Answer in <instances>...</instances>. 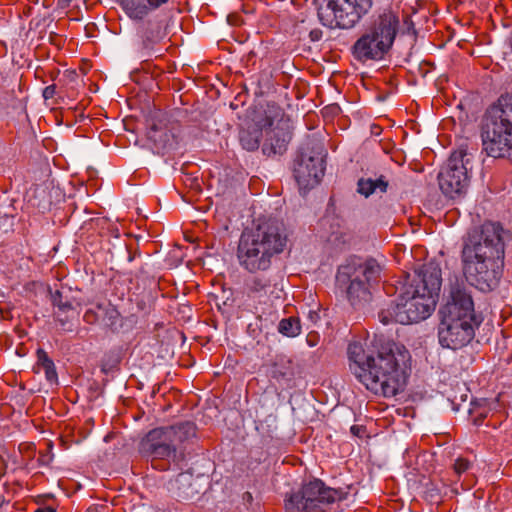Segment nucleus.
<instances>
[{
    "label": "nucleus",
    "instance_id": "1",
    "mask_svg": "<svg viewBox=\"0 0 512 512\" xmlns=\"http://www.w3.org/2000/svg\"><path fill=\"white\" fill-rule=\"evenodd\" d=\"M347 353L350 370L368 390L392 397L405 386L411 356L404 346L392 342L376 351L366 340H356L349 344Z\"/></svg>",
    "mask_w": 512,
    "mask_h": 512
},
{
    "label": "nucleus",
    "instance_id": "2",
    "mask_svg": "<svg viewBox=\"0 0 512 512\" xmlns=\"http://www.w3.org/2000/svg\"><path fill=\"white\" fill-rule=\"evenodd\" d=\"M498 223L486 222L469 236L462 250L466 280L481 291H491L502 276L504 244Z\"/></svg>",
    "mask_w": 512,
    "mask_h": 512
},
{
    "label": "nucleus",
    "instance_id": "3",
    "mask_svg": "<svg viewBox=\"0 0 512 512\" xmlns=\"http://www.w3.org/2000/svg\"><path fill=\"white\" fill-rule=\"evenodd\" d=\"M441 284L439 265L435 262L424 264L406 286L398 302L379 312L380 322L388 325L393 322L410 324L425 320L436 307Z\"/></svg>",
    "mask_w": 512,
    "mask_h": 512
},
{
    "label": "nucleus",
    "instance_id": "4",
    "mask_svg": "<svg viewBox=\"0 0 512 512\" xmlns=\"http://www.w3.org/2000/svg\"><path fill=\"white\" fill-rule=\"evenodd\" d=\"M287 242L285 229L277 219H258L239 238L236 253L239 265L250 273L265 272L284 252Z\"/></svg>",
    "mask_w": 512,
    "mask_h": 512
},
{
    "label": "nucleus",
    "instance_id": "5",
    "mask_svg": "<svg viewBox=\"0 0 512 512\" xmlns=\"http://www.w3.org/2000/svg\"><path fill=\"white\" fill-rule=\"evenodd\" d=\"M439 314L438 339L442 347L458 350L473 340L480 321L476 318L474 301L465 286H451Z\"/></svg>",
    "mask_w": 512,
    "mask_h": 512
},
{
    "label": "nucleus",
    "instance_id": "6",
    "mask_svg": "<svg viewBox=\"0 0 512 512\" xmlns=\"http://www.w3.org/2000/svg\"><path fill=\"white\" fill-rule=\"evenodd\" d=\"M483 150L493 158L512 160V96H502L487 109L481 123Z\"/></svg>",
    "mask_w": 512,
    "mask_h": 512
},
{
    "label": "nucleus",
    "instance_id": "7",
    "mask_svg": "<svg viewBox=\"0 0 512 512\" xmlns=\"http://www.w3.org/2000/svg\"><path fill=\"white\" fill-rule=\"evenodd\" d=\"M342 498V491L314 479L303 483L285 499V512H326L330 504Z\"/></svg>",
    "mask_w": 512,
    "mask_h": 512
},
{
    "label": "nucleus",
    "instance_id": "8",
    "mask_svg": "<svg viewBox=\"0 0 512 512\" xmlns=\"http://www.w3.org/2000/svg\"><path fill=\"white\" fill-rule=\"evenodd\" d=\"M196 436V426L191 422L151 430L145 439V449L157 459L173 456L178 446Z\"/></svg>",
    "mask_w": 512,
    "mask_h": 512
},
{
    "label": "nucleus",
    "instance_id": "9",
    "mask_svg": "<svg viewBox=\"0 0 512 512\" xmlns=\"http://www.w3.org/2000/svg\"><path fill=\"white\" fill-rule=\"evenodd\" d=\"M263 115V119L257 120V125L265 133L263 152L269 156L281 155L287 150L291 140V121L276 104H268Z\"/></svg>",
    "mask_w": 512,
    "mask_h": 512
},
{
    "label": "nucleus",
    "instance_id": "10",
    "mask_svg": "<svg viewBox=\"0 0 512 512\" xmlns=\"http://www.w3.org/2000/svg\"><path fill=\"white\" fill-rule=\"evenodd\" d=\"M381 267L373 259L352 267L350 265L340 267L337 279L339 282L349 280L347 296L352 305L361 301H367L370 297L369 288L380 277Z\"/></svg>",
    "mask_w": 512,
    "mask_h": 512
},
{
    "label": "nucleus",
    "instance_id": "11",
    "mask_svg": "<svg viewBox=\"0 0 512 512\" xmlns=\"http://www.w3.org/2000/svg\"><path fill=\"white\" fill-rule=\"evenodd\" d=\"M465 156L462 151L453 152L438 174L439 187L449 198L462 195L468 187V160Z\"/></svg>",
    "mask_w": 512,
    "mask_h": 512
},
{
    "label": "nucleus",
    "instance_id": "12",
    "mask_svg": "<svg viewBox=\"0 0 512 512\" xmlns=\"http://www.w3.org/2000/svg\"><path fill=\"white\" fill-rule=\"evenodd\" d=\"M318 18L322 25L330 29H349L361 16L348 0H325L318 8Z\"/></svg>",
    "mask_w": 512,
    "mask_h": 512
},
{
    "label": "nucleus",
    "instance_id": "13",
    "mask_svg": "<svg viewBox=\"0 0 512 512\" xmlns=\"http://www.w3.org/2000/svg\"><path fill=\"white\" fill-rule=\"evenodd\" d=\"M325 172L324 156L320 152L301 154L294 167V177L300 191H306L319 184Z\"/></svg>",
    "mask_w": 512,
    "mask_h": 512
},
{
    "label": "nucleus",
    "instance_id": "14",
    "mask_svg": "<svg viewBox=\"0 0 512 512\" xmlns=\"http://www.w3.org/2000/svg\"><path fill=\"white\" fill-rule=\"evenodd\" d=\"M398 29L399 18L392 11L383 12L366 28L373 37L389 50L393 46Z\"/></svg>",
    "mask_w": 512,
    "mask_h": 512
},
{
    "label": "nucleus",
    "instance_id": "15",
    "mask_svg": "<svg viewBox=\"0 0 512 512\" xmlns=\"http://www.w3.org/2000/svg\"><path fill=\"white\" fill-rule=\"evenodd\" d=\"M389 51L387 47L382 45L367 30L364 31L353 45V55L361 62L380 61Z\"/></svg>",
    "mask_w": 512,
    "mask_h": 512
},
{
    "label": "nucleus",
    "instance_id": "16",
    "mask_svg": "<svg viewBox=\"0 0 512 512\" xmlns=\"http://www.w3.org/2000/svg\"><path fill=\"white\" fill-rule=\"evenodd\" d=\"M170 0H117L120 8L128 18L142 21L151 12L166 5Z\"/></svg>",
    "mask_w": 512,
    "mask_h": 512
},
{
    "label": "nucleus",
    "instance_id": "17",
    "mask_svg": "<svg viewBox=\"0 0 512 512\" xmlns=\"http://www.w3.org/2000/svg\"><path fill=\"white\" fill-rule=\"evenodd\" d=\"M193 475L189 472H181L171 481V488L176 490L179 497L191 499L198 493L193 487Z\"/></svg>",
    "mask_w": 512,
    "mask_h": 512
},
{
    "label": "nucleus",
    "instance_id": "18",
    "mask_svg": "<svg viewBox=\"0 0 512 512\" xmlns=\"http://www.w3.org/2000/svg\"><path fill=\"white\" fill-rule=\"evenodd\" d=\"M140 36L142 38V44L145 49H151L154 45L159 43L163 37L164 33L159 24H156L152 21H148L143 24L140 28Z\"/></svg>",
    "mask_w": 512,
    "mask_h": 512
},
{
    "label": "nucleus",
    "instance_id": "19",
    "mask_svg": "<svg viewBox=\"0 0 512 512\" xmlns=\"http://www.w3.org/2000/svg\"><path fill=\"white\" fill-rule=\"evenodd\" d=\"M246 288L250 294L258 297L267 296L272 293L273 285L271 279L265 275H255L246 280Z\"/></svg>",
    "mask_w": 512,
    "mask_h": 512
},
{
    "label": "nucleus",
    "instance_id": "20",
    "mask_svg": "<svg viewBox=\"0 0 512 512\" xmlns=\"http://www.w3.org/2000/svg\"><path fill=\"white\" fill-rule=\"evenodd\" d=\"M388 182L381 176L378 179L372 178H361L357 183V191L366 198L373 193L380 191L381 193L386 192Z\"/></svg>",
    "mask_w": 512,
    "mask_h": 512
},
{
    "label": "nucleus",
    "instance_id": "21",
    "mask_svg": "<svg viewBox=\"0 0 512 512\" xmlns=\"http://www.w3.org/2000/svg\"><path fill=\"white\" fill-rule=\"evenodd\" d=\"M36 367L38 369H43L45 373V377L48 382L51 384L57 383L58 376L56 372V367L53 360L48 356V354L43 349L37 350V363Z\"/></svg>",
    "mask_w": 512,
    "mask_h": 512
},
{
    "label": "nucleus",
    "instance_id": "22",
    "mask_svg": "<svg viewBox=\"0 0 512 512\" xmlns=\"http://www.w3.org/2000/svg\"><path fill=\"white\" fill-rule=\"evenodd\" d=\"M261 132L258 129H243L239 133V140L243 149L255 151L259 148Z\"/></svg>",
    "mask_w": 512,
    "mask_h": 512
},
{
    "label": "nucleus",
    "instance_id": "23",
    "mask_svg": "<svg viewBox=\"0 0 512 512\" xmlns=\"http://www.w3.org/2000/svg\"><path fill=\"white\" fill-rule=\"evenodd\" d=\"M278 331L287 337H296L301 333L300 320L297 317L284 318L279 322Z\"/></svg>",
    "mask_w": 512,
    "mask_h": 512
},
{
    "label": "nucleus",
    "instance_id": "24",
    "mask_svg": "<svg viewBox=\"0 0 512 512\" xmlns=\"http://www.w3.org/2000/svg\"><path fill=\"white\" fill-rule=\"evenodd\" d=\"M471 467L472 463L468 459L463 457H458L453 465L454 472L458 476H461L462 474L468 472L471 469Z\"/></svg>",
    "mask_w": 512,
    "mask_h": 512
},
{
    "label": "nucleus",
    "instance_id": "25",
    "mask_svg": "<svg viewBox=\"0 0 512 512\" xmlns=\"http://www.w3.org/2000/svg\"><path fill=\"white\" fill-rule=\"evenodd\" d=\"M53 304L60 312L67 313L73 310V306L69 301H63L61 293L57 292L53 298Z\"/></svg>",
    "mask_w": 512,
    "mask_h": 512
},
{
    "label": "nucleus",
    "instance_id": "26",
    "mask_svg": "<svg viewBox=\"0 0 512 512\" xmlns=\"http://www.w3.org/2000/svg\"><path fill=\"white\" fill-rule=\"evenodd\" d=\"M83 319L88 324H94V323H96L98 321L99 314H98L97 311H95L92 308L91 309H87L86 312L84 313Z\"/></svg>",
    "mask_w": 512,
    "mask_h": 512
},
{
    "label": "nucleus",
    "instance_id": "27",
    "mask_svg": "<svg viewBox=\"0 0 512 512\" xmlns=\"http://www.w3.org/2000/svg\"><path fill=\"white\" fill-rule=\"evenodd\" d=\"M56 93V86L55 85H49L47 87L44 88L43 90V97L45 99H51L54 97Z\"/></svg>",
    "mask_w": 512,
    "mask_h": 512
},
{
    "label": "nucleus",
    "instance_id": "28",
    "mask_svg": "<svg viewBox=\"0 0 512 512\" xmlns=\"http://www.w3.org/2000/svg\"><path fill=\"white\" fill-rule=\"evenodd\" d=\"M150 138L153 139L154 141H160V142H162L164 140L162 137H157L155 128H152V131L150 132Z\"/></svg>",
    "mask_w": 512,
    "mask_h": 512
},
{
    "label": "nucleus",
    "instance_id": "29",
    "mask_svg": "<svg viewBox=\"0 0 512 512\" xmlns=\"http://www.w3.org/2000/svg\"><path fill=\"white\" fill-rule=\"evenodd\" d=\"M43 512H56V509L55 508H52V507H44V508H41Z\"/></svg>",
    "mask_w": 512,
    "mask_h": 512
},
{
    "label": "nucleus",
    "instance_id": "30",
    "mask_svg": "<svg viewBox=\"0 0 512 512\" xmlns=\"http://www.w3.org/2000/svg\"><path fill=\"white\" fill-rule=\"evenodd\" d=\"M4 497L0 494V506H2V504L4 503Z\"/></svg>",
    "mask_w": 512,
    "mask_h": 512
},
{
    "label": "nucleus",
    "instance_id": "31",
    "mask_svg": "<svg viewBox=\"0 0 512 512\" xmlns=\"http://www.w3.org/2000/svg\"><path fill=\"white\" fill-rule=\"evenodd\" d=\"M97 309H98L99 311L104 310V308H103L101 305H97Z\"/></svg>",
    "mask_w": 512,
    "mask_h": 512
},
{
    "label": "nucleus",
    "instance_id": "32",
    "mask_svg": "<svg viewBox=\"0 0 512 512\" xmlns=\"http://www.w3.org/2000/svg\"><path fill=\"white\" fill-rule=\"evenodd\" d=\"M109 310H110L111 314L117 313V312H116V310H115L114 308H111V309H109Z\"/></svg>",
    "mask_w": 512,
    "mask_h": 512
},
{
    "label": "nucleus",
    "instance_id": "33",
    "mask_svg": "<svg viewBox=\"0 0 512 512\" xmlns=\"http://www.w3.org/2000/svg\"><path fill=\"white\" fill-rule=\"evenodd\" d=\"M35 512H43L41 508H38Z\"/></svg>",
    "mask_w": 512,
    "mask_h": 512
}]
</instances>
